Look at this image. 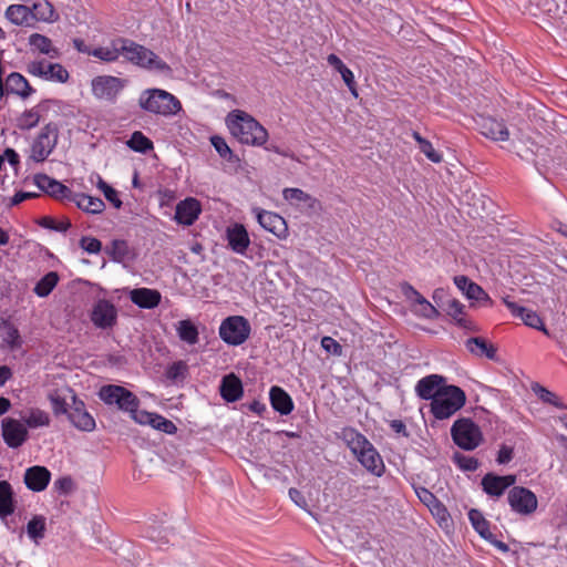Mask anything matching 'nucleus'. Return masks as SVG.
Segmentation results:
<instances>
[{
  "label": "nucleus",
  "instance_id": "f257e3e1",
  "mask_svg": "<svg viewBox=\"0 0 567 567\" xmlns=\"http://www.w3.org/2000/svg\"><path fill=\"white\" fill-rule=\"evenodd\" d=\"M340 439L368 472L378 477L384 474L385 465L381 455L362 433L354 427H343Z\"/></svg>",
  "mask_w": 567,
  "mask_h": 567
},
{
  "label": "nucleus",
  "instance_id": "f03ea898",
  "mask_svg": "<svg viewBox=\"0 0 567 567\" xmlns=\"http://www.w3.org/2000/svg\"><path fill=\"white\" fill-rule=\"evenodd\" d=\"M230 134L241 144L265 146L268 131L250 114L241 110L230 112L226 117Z\"/></svg>",
  "mask_w": 567,
  "mask_h": 567
},
{
  "label": "nucleus",
  "instance_id": "7ed1b4c3",
  "mask_svg": "<svg viewBox=\"0 0 567 567\" xmlns=\"http://www.w3.org/2000/svg\"><path fill=\"white\" fill-rule=\"evenodd\" d=\"M99 398L107 405L115 404L120 410L128 412L135 422L151 426L155 413L140 411L138 398L126 388L114 384L103 385L99 391Z\"/></svg>",
  "mask_w": 567,
  "mask_h": 567
},
{
  "label": "nucleus",
  "instance_id": "20e7f679",
  "mask_svg": "<svg viewBox=\"0 0 567 567\" xmlns=\"http://www.w3.org/2000/svg\"><path fill=\"white\" fill-rule=\"evenodd\" d=\"M122 50L124 59L138 68L161 74H169L172 72L171 66L155 52L130 39H125Z\"/></svg>",
  "mask_w": 567,
  "mask_h": 567
},
{
  "label": "nucleus",
  "instance_id": "39448f33",
  "mask_svg": "<svg viewBox=\"0 0 567 567\" xmlns=\"http://www.w3.org/2000/svg\"><path fill=\"white\" fill-rule=\"evenodd\" d=\"M143 110L164 116L175 115L182 110L179 100L172 93L161 89H147L140 96Z\"/></svg>",
  "mask_w": 567,
  "mask_h": 567
},
{
  "label": "nucleus",
  "instance_id": "423d86ee",
  "mask_svg": "<svg viewBox=\"0 0 567 567\" xmlns=\"http://www.w3.org/2000/svg\"><path fill=\"white\" fill-rule=\"evenodd\" d=\"M465 403V392L460 386L447 385L431 402L430 411L436 420H445L454 415Z\"/></svg>",
  "mask_w": 567,
  "mask_h": 567
},
{
  "label": "nucleus",
  "instance_id": "0eeeda50",
  "mask_svg": "<svg viewBox=\"0 0 567 567\" xmlns=\"http://www.w3.org/2000/svg\"><path fill=\"white\" fill-rule=\"evenodd\" d=\"M58 140L59 126L53 122L45 124L30 145L28 162H44L54 151Z\"/></svg>",
  "mask_w": 567,
  "mask_h": 567
},
{
  "label": "nucleus",
  "instance_id": "6e6552de",
  "mask_svg": "<svg viewBox=\"0 0 567 567\" xmlns=\"http://www.w3.org/2000/svg\"><path fill=\"white\" fill-rule=\"evenodd\" d=\"M454 443L462 450L473 451L483 441L481 429L471 419L456 420L451 427Z\"/></svg>",
  "mask_w": 567,
  "mask_h": 567
},
{
  "label": "nucleus",
  "instance_id": "1a4fd4ad",
  "mask_svg": "<svg viewBox=\"0 0 567 567\" xmlns=\"http://www.w3.org/2000/svg\"><path fill=\"white\" fill-rule=\"evenodd\" d=\"M250 331V323L243 316L227 317L219 326V337L229 346L243 344L249 338Z\"/></svg>",
  "mask_w": 567,
  "mask_h": 567
},
{
  "label": "nucleus",
  "instance_id": "9d476101",
  "mask_svg": "<svg viewBox=\"0 0 567 567\" xmlns=\"http://www.w3.org/2000/svg\"><path fill=\"white\" fill-rule=\"evenodd\" d=\"M65 392H68L71 400V405L66 413L71 424L83 432L94 431L96 423L94 417L87 412L85 403L78 398L72 388L65 386Z\"/></svg>",
  "mask_w": 567,
  "mask_h": 567
},
{
  "label": "nucleus",
  "instance_id": "9b49d317",
  "mask_svg": "<svg viewBox=\"0 0 567 567\" xmlns=\"http://www.w3.org/2000/svg\"><path fill=\"white\" fill-rule=\"evenodd\" d=\"M507 501L512 511L520 515H530L538 506L536 495L523 486L513 485V488L508 492Z\"/></svg>",
  "mask_w": 567,
  "mask_h": 567
},
{
  "label": "nucleus",
  "instance_id": "f8f14e48",
  "mask_svg": "<svg viewBox=\"0 0 567 567\" xmlns=\"http://www.w3.org/2000/svg\"><path fill=\"white\" fill-rule=\"evenodd\" d=\"M92 323L99 329H112L117 323V309L106 299L97 300L90 315Z\"/></svg>",
  "mask_w": 567,
  "mask_h": 567
},
{
  "label": "nucleus",
  "instance_id": "ddd939ff",
  "mask_svg": "<svg viewBox=\"0 0 567 567\" xmlns=\"http://www.w3.org/2000/svg\"><path fill=\"white\" fill-rule=\"evenodd\" d=\"M259 225L267 231L274 234L279 239L288 236V225L286 219L277 213L261 208L252 209Z\"/></svg>",
  "mask_w": 567,
  "mask_h": 567
},
{
  "label": "nucleus",
  "instance_id": "4468645a",
  "mask_svg": "<svg viewBox=\"0 0 567 567\" xmlns=\"http://www.w3.org/2000/svg\"><path fill=\"white\" fill-rule=\"evenodd\" d=\"M123 86V80L112 75H100L92 80L93 95L107 101L114 100Z\"/></svg>",
  "mask_w": 567,
  "mask_h": 567
},
{
  "label": "nucleus",
  "instance_id": "2eb2a0df",
  "mask_svg": "<svg viewBox=\"0 0 567 567\" xmlns=\"http://www.w3.org/2000/svg\"><path fill=\"white\" fill-rule=\"evenodd\" d=\"M1 425L3 441L9 447L18 449L27 441L28 430L20 421L7 417Z\"/></svg>",
  "mask_w": 567,
  "mask_h": 567
},
{
  "label": "nucleus",
  "instance_id": "dca6fc26",
  "mask_svg": "<svg viewBox=\"0 0 567 567\" xmlns=\"http://www.w3.org/2000/svg\"><path fill=\"white\" fill-rule=\"evenodd\" d=\"M34 184L54 199L70 202L72 198L73 192L68 186L47 174H37Z\"/></svg>",
  "mask_w": 567,
  "mask_h": 567
},
{
  "label": "nucleus",
  "instance_id": "f3484780",
  "mask_svg": "<svg viewBox=\"0 0 567 567\" xmlns=\"http://www.w3.org/2000/svg\"><path fill=\"white\" fill-rule=\"evenodd\" d=\"M516 483V475H496L487 473L481 481L482 489L491 497H501L504 492Z\"/></svg>",
  "mask_w": 567,
  "mask_h": 567
},
{
  "label": "nucleus",
  "instance_id": "a211bd4d",
  "mask_svg": "<svg viewBox=\"0 0 567 567\" xmlns=\"http://www.w3.org/2000/svg\"><path fill=\"white\" fill-rule=\"evenodd\" d=\"M415 494L419 499L430 509L432 515L437 519L442 526L447 525L450 520V513L444 504L427 488L419 486L415 487Z\"/></svg>",
  "mask_w": 567,
  "mask_h": 567
},
{
  "label": "nucleus",
  "instance_id": "6ab92c4d",
  "mask_svg": "<svg viewBox=\"0 0 567 567\" xmlns=\"http://www.w3.org/2000/svg\"><path fill=\"white\" fill-rule=\"evenodd\" d=\"M444 386H447L446 378L440 374H430L417 381L415 392L420 399L432 402Z\"/></svg>",
  "mask_w": 567,
  "mask_h": 567
},
{
  "label": "nucleus",
  "instance_id": "aec40b11",
  "mask_svg": "<svg viewBox=\"0 0 567 567\" xmlns=\"http://www.w3.org/2000/svg\"><path fill=\"white\" fill-rule=\"evenodd\" d=\"M468 518L473 528L480 534L482 538L489 542L504 553L508 550V546L504 542L496 539L495 535L489 529V522L478 509H471L468 512Z\"/></svg>",
  "mask_w": 567,
  "mask_h": 567
},
{
  "label": "nucleus",
  "instance_id": "412c9836",
  "mask_svg": "<svg viewBox=\"0 0 567 567\" xmlns=\"http://www.w3.org/2000/svg\"><path fill=\"white\" fill-rule=\"evenodd\" d=\"M503 302L507 307V309L511 311V313L514 317L522 319V321L526 326L547 333V329L545 328L543 319L539 317V315L536 311L525 308L523 306H519L514 301H511L508 297L503 298Z\"/></svg>",
  "mask_w": 567,
  "mask_h": 567
},
{
  "label": "nucleus",
  "instance_id": "4be33fe9",
  "mask_svg": "<svg viewBox=\"0 0 567 567\" xmlns=\"http://www.w3.org/2000/svg\"><path fill=\"white\" fill-rule=\"evenodd\" d=\"M200 213V202L194 197H188L176 205L175 220L181 225L190 226L198 219Z\"/></svg>",
  "mask_w": 567,
  "mask_h": 567
},
{
  "label": "nucleus",
  "instance_id": "5701e85b",
  "mask_svg": "<svg viewBox=\"0 0 567 567\" xmlns=\"http://www.w3.org/2000/svg\"><path fill=\"white\" fill-rule=\"evenodd\" d=\"M226 239L229 248L239 255H245L250 245L248 231L243 224H235L228 227L226 229Z\"/></svg>",
  "mask_w": 567,
  "mask_h": 567
},
{
  "label": "nucleus",
  "instance_id": "b1692460",
  "mask_svg": "<svg viewBox=\"0 0 567 567\" xmlns=\"http://www.w3.org/2000/svg\"><path fill=\"white\" fill-rule=\"evenodd\" d=\"M50 480V471L47 467L40 465L27 468L23 477L25 486L33 492L44 491L48 487Z\"/></svg>",
  "mask_w": 567,
  "mask_h": 567
},
{
  "label": "nucleus",
  "instance_id": "393cba45",
  "mask_svg": "<svg viewBox=\"0 0 567 567\" xmlns=\"http://www.w3.org/2000/svg\"><path fill=\"white\" fill-rule=\"evenodd\" d=\"M478 126L482 135L493 141L504 142L509 138V131L503 121L494 117H482Z\"/></svg>",
  "mask_w": 567,
  "mask_h": 567
},
{
  "label": "nucleus",
  "instance_id": "a878e982",
  "mask_svg": "<svg viewBox=\"0 0 567 567\" xmlns=\"http://www.w3.org/2000/svg\"><path fill=\"white\" fill-rule=\"evenodd\" d=\"M220 396L228 403L237 402L244 395L243 382L235 373L223 377L219 385Z\"/></svg>",
  "mask_w": 567,
  "mask_h": 567
},
{
  "label": "nucleus",
  "instance_id": "bb28decb",
  "mask_svg": "<svg viewBox=\"0 0 567 567\" xmlns=\"http://www.w3.org/2000/svg\"><path fill=\"white\" fill-rule=\"evenodd\" d=\"M130 300L142 309H154L162 300V295L156 289L151 288H135L130 291Z\"/></svg>",
  "mask_w": 567,
  "mask_h": 567
},
{
  "label": "nucleus",
  "instance_id": "cd10ccee",
  "mask_svg": "<svg viewBox=\"0 0 567 567\" xmlns=\"http://www.w3.org/2000/svg\"><path fill=\"white\" fill-rule=\"evenodd\" d=\"M124 44L125 38H116L111 40L106 45L93 48L90 55L107 63L115 62L118 60L120 55H123L122 47H124Z\"/></svg>",
  "mask_w": 567,
  "mask_h": 567
},
{
  "label": "nucleus",
  "instance_id": "c85d7f7f",
  "mask_svg": "<svg viewBox=\"0 0 567 567\" xmlns=\"http://www.w3.org/2000/svg\"><path fill=\"white\" fill-rule=\"evenodd\" d=\"M269 400L271 408L281 415L290 414L295 408L291 396L278 385L270 388Z\"/></svg>",
  "mask_w": 567,
  "mask_h": 567
},
{
  "label": "nucleus",
  "instance_id": "c756f323",
  "mask_svg": "<svg viewBox=\"0 0 567 567\" xmlns=\"http://www.w3.org/2000/svg\"><path fill=\"white\" fill-rule=\"evenodd\" d=\"M446 312L458 327L470 331H476L475 323L467 317L465 312V306L457 299L447 300Z\"/></svg>",
  "mask_w": 567,
  "mask_h": 567
},
{
  "label": "nucleus",
  "instance_id": "7c9ffc66",
  "mask_svg": "<svg viewBox=\"0 0 567 567\" xmlns=\"http://www.w3.org/2000/svg\"><path fill=\"white\" fill-rule=\"evenodd\" d=\"M6 81L9 86V92L23 100L28 99L34 93V89L21 73L12 72L7 76Z\"/></svg>",
  "mask_w": 567,
  "mask_h": 567
},
{
  "label": "nucleus",
  "instance_id": "2f4dec72",
  "mask_svg": "<svg viewBox=\"0 0 567 567\" xmlns=\"http://www.w3.org/2000/svg\"><path fill=\"white\" fill-rule=\"evenodd\" d=\"M282 196L291 204H305L309 210H316L320 206V203L316 197L300 188L287 187L282 190Z\"/></svg>",
  "mask_w": 567,
  "mask_h": 567
},
{
  "label": "nucleus",
  "instance_id": "473e14b6",
  "mask_svg": "<svg viewBox=\"0 0 567 567\" xmlns=\"http://www.w3.org/2000/svg\"><path fill=\"white\" fill-rule=\"evenodd\" d=\"M70 202L74 203L83 212L90 214H100L105 208V204L101 198L82 193H73Z\"/></svg>",
  "mask_w": 567,
  "mask_h": 567
},
{
  "label": "nucleus",
  "instance_id": "72a5a7b5",
  "mask_svg": "<svg viewBox=\"0 0 567 567\" xmlns=\"http://www.w3.org/2000/svg\"><path fill=\"white\" fill-rule=\"evenodd\" d=\"M13 489L8 481H0V517L6 518L14 513Z\"/></svg>",
  "mask_w": 567,
  "mask_h": 567
},
{
  "label": "nucleus",
  "instance_id": "f704fd0d",
  "mask_svg": "<svg viewBox=\"0 0 567 567\" xmlns=\"http://www.w3.org/2000/svg\"><path fill=\"white\" fill-rule=\"evenodd\" d=\"M4 14L16 25H27L31 21V9L24 4H10Z\"/></svg>",
  "mask_w": 567,
  "mask_h": 567
},
{
  "label": "nucleus",
  "instance_id": "c9c22d12",
  "mask_svg": "<svg viewBox=\"0 0 567 567\" xmlns=\"http://www.w3.org/2000/svg\"><path fill=\"white\" fill-rule=\"evenodd\" d=\"M466 349L473 354L480 357L485 355L491 360L495 359L496 357V348L480 337L470 338L466 341Z\"/></svg>",
  "mask_w": 567,
  "mask_h": 567
},
{
  "label": "nucleus",
  "instance_id": "e433bc0d",
  "mask_svg": "<svg viewBox=\"0 0 567 567\" xmlns=\"http://www.w3.org/2000/svg\"><path fill=\"white\" fill-rule=\"evenodd\" d=\"M48 399L51 403L52 411L55 416L66 414L70 405L68 400L70 399V395L68 392H65L64 389H56L49 393Z\"/></svg>",
  "mask_w": 567,
  "mask_h": 567
},
{
  "label": "nucleus",
  "instance_id": "4c0bfd02",
  "mask_svg": "<svg viewBox=\"0 0 567 567\" xmlns=\"http://www.w3.org/2000/svg\"><path fill=\"white\" fill-rule=\"evenodd\" d=\"M412 137L417 143L420 151L426 156V158L433 163H441L443 161V155L441 152L436 151L433 144L421 136V134L416 131L412 132Z\"/></svg>",
  "mask_w": 567,
  "mask_h": 567
},
{
  "label": "nucleus",
  "instance_id": "58836bf2",
  "mask_svg": "<svg viewBox=\"0 0 567 567\" xmlns=\"http://www.w3.org/2000/svg\"><path fill=\"white\" fill-rule=\"evenodd\" d=\"M179 339L188 344H196L199 340L197 327L189 320H181L177 326Z\"/></svg>",
  "mask_w": 567,
  "mask_h": 567
},
{
  "label": "nucleus",
  "instance_id": "ea45409f",
  "mask_svg": "<svg viewBox=\"0 0 567 567\" xmlns=\"http://www.w3.org/2000/svg\"><path fill=\"white\" fill-rule=\"evenodd\" d=\"M31 20L38 21H54V9L53 6L47 0H39L32 4Z\"/></svg>",
  "mask_w": 567,
  "mask_h": 567
},
{
  "label": "nucleus",
  "instance_id": "a19ab883",
  "mask_svg": "<svg viewBox=\"0 0 567 567\" xmlns=\"http://www.w3.org/2000/svg\"><path fill=\"white\" fill-rule=\"evenodd\" d=\"M41 120V111L39 106L25 110L17 120V126L21 131H29L35 127Z\"/></svg>",
  "mask_w": 567,
  "mask_h": 567
},
{
  "label": "nucleus",
  "instance_id": "79ce46f5",
  "mask_svg": "<svg viewBox=\"0 0 567 567\" xmlns=\"http://www.w3.org/2000/svg\"><path fill=\"white\" fill-rule=\"evenodd\" d=\"M59 281V276L54 271L44 275L34 287V292L39 297L49 296L55 288Z\"/></svg>",
  "mask_w": 567,
  "mask_h": 567
},
{
  "label": "nucleus",
  "instance_id": "37998d69",
  "mask_svg": "<svg viewBox=\"0 0 567 567\" xmlns=\"http://www.w3.org/2000/svg\"><path fill=\"white\" fill-rule=\"evenodd\" d=\"M25 424L31 427H42V426H49L51 419L48 412L41 410V409H31L24 419Z\"/></svg>",
  "mask_w": 567,
  "mask_h": 567
},
{
  "label": "nucleus",
  "instance_id": "c03bdc74",
  "mask_svg": "<svg viewBox=\"0 0 567 567\" xmlns=\"http://www.w3.org/2000/svg\"><path fill=\"white\" fill-rule=\"evenodd\" d=\"M127 146L135 152L146 153L153 150V142L142 132L135 131L127 141Z\"/></svg>",
  "mask_w": 567,
  "mask_h": 567
},
{
  "label": "nucleus",
  "instance_id": "a18cd8bd",
  "mask_svg": "<svg viewBox=\"0 0 567 567\" xmlns=\"http://www.w3.org/2000/svg\"><path fill=\"white\" fill-rule=\"evenodd\" d=\"M28 536L34 542L39 543L45 534V518L42 516H34L27 525Z\"/></svg>",
  "mask_w": 567,
  "mask_h": 567
},
{
  "label": "nucleus",
  "instance_id": "49530a36",
  "mask_svg": "<svg viewBox=\"0 0 567 567\" xmlns=\"http://www.w3.org/2000/svg\"><path fill=\"white\" fill-rule=\"evenodd\" d=\"M29 44L43 54H51L52 51L55 52L52 41L40 33H32L29 37Z\"/></svg>",
  "mask_w": 567,
  "mask_h": 567
},
{
  "label": "nucleus",
  "instance_id": "de8ad7c7",
  "mask_svg": "<svg viewBox=\"0 0 567 567\" xmlns=\"http://www.w3.org/2000/svg\"><path fill=\"white\" fill-rule=\"evenodd\" d=\"M39 225L43 228L64 233L71 228V221L68 218L56 220L53 217L44 216L39 221Z\"/></svg>",
  "mask_w": 567,
  "mask_h": 567
},
{
  "label": "nucleus",
  "instance_id": "09e8293b",
  "mask_svg": "<svg viewBox=\"0 0 567 567\" xmlns=\"http://www.w3.org/2000/svg\"><path fill=\"white\" fill-rule=\"evenodd\" d=\"M45 80L64 83L69 80V72L60 63H50L48 66Z\"/></svg>",
  "mask_w": 567,
  "mask_h": 567
},
{
  "label": "nucleus",
  "instance_id": "8fccbe9b",
  "mask_svg": "<svg viewBox=\"0 0 567 567\" xmlns=\"http://www.w3.org/2000/svg\"><path fill=\"white\" fill-rule=\"evenodd\" d=\"M533 390L543 402L548 403L555 408L564 406L559 396L556 395L554 392L547 390L546 388L537 384L536 386L533 388Z\"/></svg>",
  "mask_w": 567,
  "mask_h": 567
},
{
  "label": "nucleus",
  "instance_id": "3c124183",
  "mask_svg": "<svg viewBox=\"0 0 567 567\" xmlns=\"http://www.w3.org/2000/svg\"><path fill=\"white\" fill-rule=\"evenodd\" d=\"M151 426L166 434H175L177 432V426L171 420L157 413L154 414Z\"/></svg>",
  "mask_w": 567,
  "mask_h": 567
},
{
  "label": "nucleus",
  "instance_id": "603ef678",
  "mask_svg": "<svg viewBox=\"0 0 567 567\" xmlns=\"http://www.w3.org/2000/svg\"><path fill=\"white\" fill-rule=\"evenodd\" d=\"M465 296L471 300L481 301L485 305H493V300L488 296V293L474 281L472 282V285H470Z\"/></svg>",
  "mask_w": 567,
  "mask_h": 567
},
{
  "label": "nucleus",
  "instance_id": "864d4df0",
  "mask_svg": "<svg viewBox=\"0 0 567 567\" xmlns=\"http://www.w3.org/2000/svg\"><path fill=\"white\" fill-rule=\"evenodd\" d=\"M128 254V245L125 240L115 239L112 241L110 255L113 260L122 261Z\"/></svg>",
  "mask_w": 567,
  "mask_h": 567
},
{
  "label": "nucleus",
  "instance_id": "5fc2aeb1",
  "mask_svg": "<svg viewBox=\"0 0 567 567\" xmlns=\"http://www.w3.org/2000/svg\"><path fill=\"white\" fill-rule=\"evenodd\" d=\"M188 367L184 361H176L172 363L166 370L167 379L175 381L179 378H185Z\"/></svg>",
  "mask_w": 567,
  "mask_h": 567
},
{
  "label": "nucleus",
  "instance_id": "6e6d98bb",
  "mask_svg": "<svg viewBox=\"0 0 567 567\" xmlns=\"http://www.w3.org/2000/svg\"><path fill=\"white\" fill-rule=\"evenodd\" d=\"M210 142L216 152L220 155V157L226 158L228 161L231 159L233 151L230 150L224 137L217 135L212 136Z\"/></svg>",
  "mask_w": 567,
  "mask_h": 567
},
{
  "label": "nucleus",
  "instance_id": "4d7b16f0",
  "mask_svg": "<svg viewBox=\"0 0 567 567\" xmlns=\"http://www.w3.org/2000/svg\"><path fill=\"white\" fill-rule=\"evenodd\" d=\"M49 62L45 60L31 61L27 65V72L33 76L43 78L45 80Z\"/></svg>",
  "mask_w": 567,
  "mask_h": 567
},
{
  "label": "nucleus",
  "instance_id": "13d9d810",
  "mask_svg": "<svg viewBox=\"0 0 567 567\" xmlns=\"http://www.w3.org/2000/svg\"><path fill=\"white\" fill-rule=\"evenodd\" d=\"M80 246L89 254H97L102 249V243L97 238L87 236L81 238Z\"/></svg>",
  "mask_w": 567,
  "mask_h": 567
},
{
  "label": "nucleus",
  "instance_id": "bf43d9fd",
  "mask_svg": "<svg viewBox=\"0 0 567 567\" xmlns=\"http://www.w3.org/2000/svg\"><path fill=\"white\" fill-rule=\"evenodd\" d=\"M417 306L419 309L416 310V313L426 319H435L440 315L437 309L425 298L422 299V301Z\"/></svg>",
  "mask_w": 567,
  "mask_h": 567
},
{
  "label": "nucleus",
  "instance_id": "052dcab7",
  "mask_svg": "<svg viewBox=\"0 0 567 567\" xmlns=\"http://www.w3.org/2000/svg\"><path fill=\"white\" fill-rule=\"evenodd\" d=\"M339 73L342 80L344 81L346 85L350 90L351 94L354 97H358L357 83L354 80L353 72L347 65H344L341 68V70H339Z\"/></svg>",
  "mask_w": 567,
  "mask_h": 567
},
{
  "label": "nucleus",
  "instance_id": "680f3d73",
  "mask_svg": "<svg viewBox=\"0 0 567 567\" xmlns=\"http://www.w3.org/2000/svg\"><path fill=\"white\" fill-rule=\"evenodd\" d=\"M73 480L70 476H63L54 481L53 487L60 494L68 495L73 489Z\"/></svg>",
  "mask_w": 567,
  "mask_h": 567
},
{
  "label": "nucleus",
  "instance_id": "e2e57ef3",
  "mask_svg": "<svg viewBox=\"0 0 567 567\" xmlns=\"http://www.w3.org/2000/svg\"><path fill=\"white\" fill-rule=\"evenodd\" d=\"M321 347L329 353L341 355L342 347L332 337H323L321 339Z\"/></svg>",
  "mask_w": 567,
  "mask_h": 567
},
{
  "label": "nucleus",
  "instance_id": "0e129e2a",
  "mask_svg": "<svg viewBox=\"0 0 567 567\" xmlns=\"http://www.w3.org/2000/svg\"><path fill=\"white\" fill-rule=\"evenodd\" d=\"M457 465L465 471H475L478 467V461L472 456L455 455Z\"/></svg>",
  "mask_w": 567,
  "mask_h": 567
},
{
  "label": "nucleus",
  "instance_id": "69168bd1",
  "mask_svg": "<svg viewBox=\"0 0 567 567\" xmlns=\"http://www.w3.org/2000/svg\"><path fill=\"white\" fill-rule=\"evenodd\" d=\"M514 457V449L512 446H508V445H501L499 450H498V453H497V457H496V462L498 464H507L509 463Z\"/></svg>",
  "mask_w": 567,
  "mask_h": 567
},
{
  "label": "nucleus",
  "instance_id": "338daca9",
  "mask_svg": "<svg viewBox=\"0 0 567 567\" xmlns=\"http://www.w3.org/2000/svg\"><path fill=\"white\" fill-rule=\"evenodd\" d=\"M402 292L404 296L413 301L415 305H419L424 297L410 284L405 282L402 285Z\"/></svg>",
  "mask_w": 567,
  "mask_h": 567
},
{
  "label": "nucleus",
  "instance_id": "774afa93",
  "mask_svg": "<svg viewBox=\"0 0 567 567\" xmlns=\"http://www.w3.org/2000/svg\"><path fill=\"white\" fill-rule=\"evenodd\" d=\"M6 341L12 348H17V347L20 346V333H19V330L16 327H13V326L8 327L7 336H6Z\"/></svg>",
  "mask_w": 567,
  "mask_h": 567
}]
</instances>
